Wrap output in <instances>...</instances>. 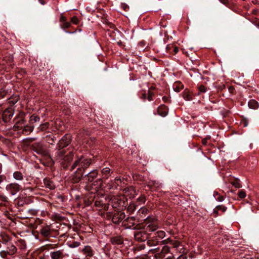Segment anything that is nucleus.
<instances>
[{
    "label": "nucleus",
    "instance_id": "obj_24",
    "mask_svg": "<svg viewBox=\"0 0 259 259\" xmlns=\"http://www.w3.org/2000/svg\"><path fill=\"white\" fill-rule=\"evenodd\" d=\"M103 179H107L110 175L111 170L109 167L103 168L101 170Z\"/></svg>",
    "mask_w": 259,
    "mask_h": 259
},
{
    "label": "nucleus",
    "instance_id": "obj_43",
    "mask_svg": "<svg viewBox=\"0 0 259 259\" xmlns=\"http://www.w3.org/2000/svg\"><path fill=\"white\" fill-rule=\"evenodd\" d=\"M114 182L117 186H119L121 184V180L120 177H116L115 178Z\"/></svg>",
    "mask_w": 259,
    "mask_h": 259
},
{
    "label": "nucleus",
    "instance_id": "obj_16",
    "mask_svg": "<svg viewBox=\"0 0 259 259\" xmlns=\"http://www.w3.org/2000/svg\"><path fill=\"white\" fill-rule=\"evenodd\" d=\"M124 196H128L130 198H134L136 191L133 187H128L123 189Z\"/></svg>",
    "mask_w": 259,
    "mask_h": 259
},
{
    "label": "nucleus",
    "instance_id": "obj_11",
    "mask_svg": "<svg viewBox=\"0 0 259 259\" xmlns=\"http://www.w3.org/2000/svg\"><path fill=\"white\" fill-rule=\"evenodd\" d=\"M148 233L144 229L138 230L134 233L135 238L138 241H145L148 239Z\"/></svg>",
    "mask_w": 259,
    "mask_h": 259
},
{
    "label": "nucleus",
    "instance_id": "obj_3",
    "mask_svg": "<svg viewBox=\"0 0 259 259\" xmlns=\"http://www.w3.org/2000/svg\"><path fill=\"white\" fill-rule=\"evenodd\" d=\"M59 226L51 224L42 226L40 230V234L44 237H55L58 235Z\"/></svg>",
    "mask_w": 259,
    "mask_h": 259
},
{
    "label": "nucleus",
    "instance_id": "obj_40",
    "mask_svg": "<svg viewBox=\"0 0 259 259\" xmlns=\"http://www.w3.org/2000/svg\"><path fill=\"white\" fill-rule=\"evenodd\" d=\"M238 195L241 199L244 198L246 197L245 192L243 190H240L238 193Z\"/></svg>",
    "mask_w": 259,
    "mask_h": 259
},
{
    "label": "nucleus",
    "instance_id": "obj_1",
    "mask_svg": "<svg viewBox=\"0 0 259 259\" xmlns=\"http://www.w3.org/2000/svg\"><path fill=\"white\" fill-rule=\"evenodd\" d=\"M70 143V136L68 135L64 136L57 144V151L55 154V159L63 168L68 167L73 157L72 151L66 150L64 148Z\"/></svg>",
    "mask_w": 259,
    "mask_h": 259
},
{
    "label": "nucleus",
    "instance_id": "obj_33",
    "mask_svg": "<svg viewBox=\"0 0 259 259\" xmlns=\"http://www.w3.org/2000/svg\"><path fill=\"white\" fill-rule=\"evenodd\" d=\"M40 120L39 116L35 115V114L32 115L30 117V123H33L34 122H38Z\"/></svg>",
    "mask_w": 259,
    "mask_h": 259
},
{
    "label": "nucleus",
    "instance_id": "obj_41",
    "mask_svg": "<svg viewBox=\"0 0 259 259\" xmlns=\"http://www.w3.org/2000/svg\"><path fill=\"white\" fill-rule=\"evenodd\" d=\"M231 184L233 186L237 188H239L242 187L241 184L238 180H235L234 181L232 182Z\"/></svg>",
    "mask_w": 259,
    "mask_h": 259
},
{
    "label": "nucleus",
    "instance_id": "obj_60",
    "mask_svg": "<svg viewBox=\"0 0 259 259\" xmlns=\"http://www.w3.org/2000/svg\"><path fill=\"white\" fill-rule=\"evenodd\" d=\"M5 94L0 92V98H3L5 97Z\"/></svg>",
    "mask_w": 259,
    "mask_h": 259
},
{
    "label": "nucleus",
    "instance_id": "obj_62",
    "mask_svg": "<svg viewBox=\"0 0 259 259\" xmlns=\"http://www.w3.org/2000/svg\"><path fill=\"white\" fill-rule=\"evenodd\" d=\"M222 3L226 4L228 3V0H219Z\"/></svg>",
    "mask_w": 259,
    "mask_h": 259
},
{
    "label": "nucleus",
    "instance_id": "obj_35",
    "mask_svg": "<svg viewBox=\"0 0 259 259\" xmlns=\"http://www.w3.org/2000/svg\"><path fill=\"white\" fill-rule=\"evenodd\" d=\"M106 187L109 190H115L117 188V185H116L114 182L112 181L107 184Z\"/></svg>",
    "mask_w": 259,
    "mask_h": 259
},
{
    "label": "nucleus",
    "instance_id": "obj_21",
    "mask_svg": "<svg viewBox=\"0 0 259 259\" xmlns=\"http://www.w3.org/2000/svg\"><path fill=\"white\" fill-rule=\"evenodd\" d=\"M82 252L87 257H92L94 255V251L90 246H85L82 250Z\"/></svg>",
    "mask_w": 259,
    "mask_h": 259
},
{
    "label": "nucleus",
    "instance_id": "obj_4",
    "mask_svg": "<svg viewBox=\"0 0 259 259\" xmlns=\"http://www.w3.org/2000/svg\"><path fill=\"white\" fill-rule=\"evenodd\" d=\"M50 256L51 259H64L68 256L66 250L63 247L58 248L57 244L50 247Z\"/></svg>",
    "mask_w": 259,
    "mask_h": 259
},
{
    "label": "nucleus",
    "instance_id": "obj_42",
    "mask_svg": "<svg viewBox=\"0 0 259 259\" xmlns=\"http://www.w3.org/2000/svg\"><path fill=\"white\" fill-rule=\"evenodd\" d=\"M146 201L145 197L143 195H141L137 199V201L139 202V204L144 203Z\"/></svg>",
    "mask_w": 259,
    "mask_h": 259
},
{
    "label": "nucleus",
    "instance_id": "obj_10",
    "mask_svg": "<svg viewBox=\"0 0 259 259\" xmlns=\"http://www.w3.org/2000/svg\"><path fill=\"white\" fill-rule=\"evenodd\" d=\"M146 222L147 227L145 230L147 233L148 232H154L158 228L157 221L154 218H147Z\"/></svg>",
    "mask_w": 259,
    "mask_h": 259
},
{
    "label": "nucleus",
    "instance_id": "obj_2",
    "mask_svg": "<svg viewBox=\"0 0 259 259\" xmlns=\"http://www.w3.org/2000/svg\"><path fill=\"white\" fill-rule=\"evenodd\" d=\"M91 163L90 158H87L82 156L78 157L75 160L70 169L72 170L77 167L74 174L72 176V180L74 183H77L80 181L83 177L84 170L90 166Z\"/></svg>",
    "mask_w": 259,
    "mask_h": 259
},
{
    "label": "nucleus",
    "instance_id": "obj_44",
    "mask_svg": "<svg viewBox=\"0 0 259 259\" xmlns=\"http://www.w3.org/2000/svg\"><path fill=\"white\" fill-rule=\"evenodd\" d=\"M71 26V22H67V21L62 24V27L63 28H68Z\"/></svg>",
    "mask_w": 259,
    "mask_h": 259
},
{
    "label": "nucleus",
    "instance_id": "obj_48",
    "mask_svg": "<svg viewBox=\"0 0 259 259\" xmlns=\"http://www.w3.org/2000/svg\"><path fill=\"white\" fill-rule=\"evenodd\" d=\"M184 98L187 101H190L192 100L191 95L187 93H186L184 95Z\"/></svg>",
    "mask_w": 259,
    "mask_h": 259
},
{
    "label": "nucleus",
    "instance_id": "obj_55",
    "mask_svg": "<svg viewBox=\"0 0 259 259\" xmlns=\"http://www.w3.org/2000/svg\"><path fill=\"white\" fill-rule=\"evenodd\" d=\"M175 256L173 253H171L169 256L167 257V259H173L175 258Z\"/></svg>",
    "mask_w": 259,
    "mask_h": 259
},
{
    "label": "nucleus",
    "instance_id": "obj_56",
    "mask_svg": "<svg viewBox=\"0 0 259 259\" xmlns=\"http://www.w3.org/2000/svg\"><path fill=\"white\" fill-rule=\"evenodd\" d=\"M217 199L220 202L223 201L224 200V197L222 196L219 195Z\"/></svg>",
    "mask_w": 259,
    "mask_h": 259
},
{
    "label": "nucleus",
    "instance_id": "obj_36",
    "mask_svg": "<svg viewBox=\"0 0 259 259\" xmlns=\"http://www.w3.org/2000/svg\"><path fill=\"white\" fill-rule=\"evenodd\" d=\"M175 90L179 92L184 88V85L180 82L177 83L174 85Z\"/></svg>",
    "mask_w": 259,
    "mask_h": 259
},
{
    "label": "nucleus",
    "instance_id": "obj_23",
    "mask_svg": "<svg viewBox=\"0 0 259 259\" xmlns=\"http://www.w3.org/2000/svg\"><path fill=\"white\" fill-rule=\"evenodd\" d=\"M11 237L5 232L0 233V240L3 243L7 244L11 240Z\"/></svg>",
    "mask_w": 259,
    "mask_h": 259
},
{
    "label": "nucleus",
    "instance_id": "obj_51",
    "mask_svg": "<svg viewBox=\"0 0 259 259\" xmlns=\"http://www.w3.org/2000/svg\"><path fill=\"white\" fill-rule=\"evenodd\" d=\"M110 205L106 204L103 203V206L102 207V208L105 210H108L109 209Z\"/></svg>",
    "mask_w": 259,
    "mask_h": 259
},
{
    "label": "nucleus",
    "instance_id": "obj_9",
    "mask_svg": "<svg viewBox=\"0 0 259 259\" xmlns=\"http://www.w3.org/2000/svg\"><path fill=\"white\" fill-rule=\"evenodd\" d=\"M16 247L13 244H8L6 250L0 251V255L2 257L5 258L8 255H13L17 252Z\"/></svg>",
    "mask_w": 259,
    "mask_h": 259
},
{
    "label": "nucleus",
    "instance_id": "obj_50",
    "mask_svg": "<svg viewBox=\"0 0 259 259\" xmlns=\"http://www.w3.org/2000/svg\"><path fill=\"white\" fill-rule=\"evenodd\" d=\"M67 21V19L63 16H61L60 18V21L61 24H63L64 22Z\"/></svg>",
    "mask_w": 259,
    "mask_h": 259
},
{
    "label": "nucleus",
    "instance_id": "obj_28",
    "mask_svg": "<svg viewBox=\"0 0 259 259\" xmlns=\"http://www.w3.org/2000/svg\"><path fill=\"white\" fill-rule=\"evenodd\" d=\"M14 178L17 181H22L23 180L24 177L20 171H15L13 174Z\"/></svg>",
    "mask_w": 259,
    "mask_h": 259
},
{
    "label": "nucleus",
    "instance_id": "obj_15",
    "mask_svg": "<svg viewBox=\"0 0 259 259\" xmlns=\"http://www.w3.org/2000/svg\"><path fill=\"white\" fill-rule=\"evenodd\" d=\"M98 174V171L96 169H94L85 175L83 179L85 181H87L89 182H92L97 177Z\"/></svg>",
    "mask_w": 259,
    "mask_h": 259
},
{
    "label": "nucleus",
    "instance_id": "obj_57",
    "mask_svg": "<svg viewBox=\"0 0 259 259\" xmlns=\"http://www.w3.org/2000/svg\"><path fill=\"white\" fill-rule=\"evenodd\" d=\"M158 250V248H154V249H150L149 250V252H151L152 253H156V252Z\"/></svg>",
    "mask_w": 259,
    "mask_h": 259
},
{
    "label": "nucleus",
    "instance_id": "obj_53",
    "mask_svg": "<svg viewBox=\"0 0 259 259\" xmlns=\"http://www.w3.org/2000/svg\"><path fill=\"white\" fill-rule=\"evenodd\" d=\"M148 100L150 101L153 100L152 93H149V95L148 96Z\"/></svg>",
    "mask_w": 259,
    "mask_h": 259
},
{
    "label": "nucleus",
    "instance_id": "obj_31",
    "mask_svg": "<svg viewBox=\"0 0 259 259\" xmlns=\"http://www.w3.org/2000/svg\"><path fill=\"white\" fill-rule=\"evenodd\" d=\"M95 186H97L96 187L95 189L97 190V189H103V181L102 179H98L96 182H94Z\"/></svg>",
    "mask_w": 259,
    "mask_h": 259
},
{
    "label": "nucleus",
    "instance_id": "obj_49",
    "mask_svg": "<svg viewBox=\"0 0 259 259\" xmlns=\"http://www.w3.org/2000/svg\"><path fill=\"white\" fill-rule=\"evenodd\" d=\"M36 140V138H30L29 139H26V143L27 144H29L30 142H32Z\"/></svg>",
    "mask_w": 259,
    "mask_h": 259
},
{
    "label": "nucleus",
    "instance_id": "obj_7",
    "mask_svg": "<svg viewBox=\"0 0 259 259\" xmlns=\"http://www.w3.org/2000/svg\"><path fill=\"white\" fill-rule=\"evenodd\" d=\"M25 114L23 112H20L15 117L14 122L15 123L13 129L14 131H18L23 128V125L25 123Z\"/></svg>",
    "mask_w": 259,
    "mask_h": 259
},
{
    "label": "nucleus",
    "instance_id": "obj_34",
    "mask_svg": "<svg viewBox=\"0 0 259 259\" xmlns=\"http://www.w3.org/2000/svg\"><path fill=\"white\" fill-rule=\"evenodd\" d=\"M184 252H179L178 251H177L176 250H175V251L176 252V253H180L181 254L177 257V259H187V257L186 256V254H187V250H186V249L184 247Z\"/></svg>",
    "mask_w": 259,
    "mask_h": 259
},
{
    "label": "nucleus",
    "instance_id": "obj_47",
    "mask_svg": "<svg viewBox=\"0 0 259 259\" xmlns=\"http://www.w3.org/2000/svg\"><path fill=\"white\" fill-rule=\"evenodd\" d=\"M198 89H199V91L200 93H205L206 91V87L203 85H201L200 86H199Z\"/></svg>",
    "mask_w": 259,
    "mask_h": 259
},
{
    "label": "nucleus",
    "instance_id": "obj_22",
    "mask_svg": "<svg viewBox=\"0 0 259 259\" xmlns=\"http://www.w3.org/2000/svg\"><path fill=\"white\" fill-rule=\"evenodd\" d=\"M148 186L151 190V191H155L160 187L161 184L155 181H151L149 182Z\"/></svg>",
    "mask_w": 259,
    "mask_h": 259
},
{
    "label": "nucleus",
    "instance_id": "obj_13",
    "mask_svg": "<svg viewBox=\"0 0 259 259\" xmlns=\"http://www.w3.org/2000/svg\"><path fill=\"white\" fill-rule=\"evenodd\" d=\"M14 114V110L11 107L5 110L2 114V119L3 121L5 122H9L13 117Z\"/></svg>",
    "mask_w": 259,
    "mask_h": 259
},
{
    "label": "nucleus",
    "instance_id": "obj_19",
    "mask_svg": "<svg viewBox=\"0 0 259 259\" xmlns=\"http://www.w3.org/2000/svg\"><path fill=\"white\" fill-rule=\"evenodd\" d=\"M157 111L159 115L165 117L167 115L168 110L166 106L161 105L157 108Z\"/></svg>",
    "mask_w": 259,
    "mask_h": 259
},
{
    "label": "nucleus",
    "instance_id": "obj_37",
    "mask_svg": "<svg viewBox=\"0 0 259 259\" xmlns=\"http://www.w3.org/2000/svg\"><path fill=\"white\" fill-rule=\"evenodd\" d=\"M49 124L48 122H46L45 123L41 124L38 127V130L39 131H44L49 127Z\"/></svg>",
    "mask_w": 259,
    "mask_h": 259
},
{
    "label": "nucleus",
    "instance_id": "obj_12",
    "mask_svg": "<svg viewBox=\"0 0 259 259\" xmlns=\"http://www.w3.org/2000/svg\"><path fill=\"white\" fill-rule=\"evenodd\" d=\"M6 189L12 195H14L20 191L21 186L16 183H12L6 186Z\"/></svg>",
    "mask_w": 259,
    "mask_h": 259
},
{
    "label": "nucleus",
    "instance_id": "obj_17",
    "mask_svg": "<svg viewBox=\"0 0 259 259\" xmlns=\"http://www.w3.org/2000/svg\"><path fill=\"white\" fill-rule=\"evenodd\" d=\"M123 224L126 227V228L134 229L135 226V218L134 217H128L123 222Z\"/></svg>",
    "mask_w": 259,
    "mask_h": 259
},
{
    "label": "nucleus",
    "instance_id": "obj_58",
    "mask_svg": "<svg viewBox=\"0 0 259 259\" xmlns=\"http://www.w3.org/2000/svg\"><path fill=\"white\" fill-rule=\"evenodd\" d=\"M208 139H209V138H205V139H203V140H202V144H203V145H206V143H207V140Z\"/></svg>",
    "mask_w": 259,
    "mask_h": 259
},
{
    "label": "nucleus",
    "instance_id": "obj_54",
    "mask_svg": "<svg viewBox=\"0 0 259 259\" xmlns=\"http://www.w3.org/2000/svg\"><path fill=\"white\" fill-rule=\"evenodd\" d=\"M39 259H49L47 256H46L45 255L42 254L39 256Z\"/></svg>",
    "mask_w": 259,
    "mask_h": 259
},
{
    "label": "nucleus",
    "instance_id": "obj_8",
    "mask_svg": "<svg viewBox=\"0 0 259 259\" xmlns=\"http://www.w3.org/2000/svg\"><path fill=\"white\" fill-rule=\"evenodd\" d=\"M162 242L163 244L169 243L172 246V247L175 248V250H176L179 252H184L185 251L184 245L181 242L177 240L169 238L163 240Z\"/></svg>",
    "mask_w": 259,
    "mask_h": 259
},
{
    "label": "nucleus",
    "instance_id": "obj_64",
    "mask_svg": "<svg viewBox=\"0 0 259 259\" xmlns=\"http://www.w3.org/2000/svg\"><path fill=\"white\" fill-rule=\"evenodd\" d=\"M141 259H150L148 256L142 257Z\"/></svg>",
    "mask_w": 259,
    "mask_h": 259
},
{
    "label": "nucleus",
    "instance_id": "obj_30",
    "mask_svg": "<svg viewBox=\"0 0 259 259\" xmlns=\"http://www.w3.org/2000/svg\"><path fill=\"white\" fill-rule=\"evenodd\" d=\"M22 128H23V130H22L23 133L27 135V134L30 133L31 132H32V131L34 129V126L27 125V126H25L23 127Z\"/></svg>",
    "mask_w": 259,
    "mask_h": 259
},
{
    "label": "nucleus",
    "instance_id": "obj_18",
    "mask_svg": "<svg viewBox=\"0 0 259 259\" xmlns=\"http://www.w3.org/2000/svg\"><path fill=\"white\" fill-rule=\"evenodd\" d=\"M170 252V247L167 245L164 246L161 251L155 254L157 258H163L165 255Z\"/></svg>",
    "mask_w": 259,
    "mask_h": 259
},
{
    "label": "nucleus",
    "instance_id": "obj_20",
    "mask_svg": "<svg viewBox=\"0 0 259 259\" xmlns=\"http://www.w3.org/2000/svg\"><path fill=\"white\" fill-rule=\"evenodd\" d=\"M44 184L47 188L50 190H54L56 188L54 183L49 178H45L44 179Z\"/></svg>",
    "mask_w": 259,
    "mask_h": 259
},
{
    "label": "nucleus",
    "instance_id": "obj_52",
    "mask_svg": "<svg viewBox=\"0 0 259 259\" xmlns=\"http://www.w3.org/2000/svg\"><path fill=\"white\" fill-rule=\"evenodd\" d=\"M162 100L164 102H169L170 101L169 97L166 96L162 97Z\"/></svg>",
    "mask_w": 259,
    "mask_h": 259
},
{
    "label": "nucleus",
    "instance_id": "obj_29",
    "mask_svg": "<svg viewBox=\"0 0 259 259\" xmlns=\"http://www.w3.org/2000/svg\"><path fill=\"white\" fill-rule=\"evenodd\" d=\"M165 235V232L163 231H158L155 233H154V236H153V238H156L157 239H162Z\"/></svg>",
    "mask_w": 259,
    "mask_h": 259
},
{
    "label": "nucleus",
    "instance_id": "obj_61",
    "mask_svg": "<svg viewBox=\"0 0 259 259\" xmlns=\"http://www.w3.org/2000/svg\"><path fill=\"white\" fill-rule=\"evenodd\" d=\"M234 89L232 87H230L229 88V91L230 93H233Z\"/></svg>",
    "mask_w": 259,
    "mask_h": 259
},
{
    "label": "nucleus",
    "instance_id": "obj_27",
    "mask_svg": "<svg viewBox=\"0 0 259 259\" xmlns=\"http://www.w3.org/2000/svg\"><path fill=\"white\" fill-rule=\"evenodd\" d=\"M111 242L113 244L120 245L123 243L122 239L119 237H113L111 239Z\"/></svg>",
    "mask_w": 259,
    "mask_h": 259
},
{
    "label": "nucleus",
    "instance_id": "obj_46",
    "mask_svg": "<svg viewBox=\"0 0 259 259\" xmlns=\"http://www.w3.org/2000/svg\"><path fill=\"white\" fill-rule=\"evenodd\" d=\"M71 23L74 24H77L78 23V19L76 16H73L71 19Z\"/></svg>",
    "mask_w": 259,
    "mask_h": 259
},
{
    "label": "nucleus",
    "instance_id": "obj_14",
    "mask_svg": "<svg viewBox=\"0 0 259 259\" xmlns=\"http://www.w3.org/2000/svg\"><path fill=\"white\" fill-rule=\"evenodd\" d=\"M125 213L119 211L114 214L112 217V221L114 224H119L125 218Z\"/></svg>",
    "mask_w": 259,
    "mask_h": 259
},
{
    "label": "nucleus",
    "instance_id": "obj_59",
    "mask_svg": "<svg viewBox=\"0 0 259 259\" xmlns=\"http://www.w3.org/2000/svg\"><path fill=\"white\" fill-rule=\"evenodd\" d=\"M147 211V209H146V208H141L140 210V212H142V213H144L145 212H146Z\"/></svg>",
    "mask_w": 259,
    "mask_h": 259
},
{
    "label": "nucleus",
    "instance_id": "obj_63",
    "mask_svg": "<svg viewBox=\"0 0 259 259\" xmlns=\"http://www.w3.org/2000/svg\"><path fill=\"white\" fill-rule=\"evenodd\" d=\"M38 1L41 5H45L46 4V2L44 0H38Z\"/></svg>",
    "mask_w": 259,
    "mask_h": 259
},
{
    "label": "nucleus",
    "instance_id": "obj_32",
    "mask_svg": "<svg viewBox=\"0 0 259 259\" xmlns=\"http://www.w3.org/2000/svg\"><path fill=\"white\" fill-rule=\"evenodd\" d=\"M51 218L56 221H62L63 220L64 217L58 213H54L52 214Z\"/></svg>",
    "mask_w": 259,
    "mask_h": 259
},
{
    "label": "nucleus",
    "instance_id": "obj_26",
    "mask_svg": "<svg viewBox=\"0 0 259 259\" xmlns=\"http://www.w3.org/2000/svg\"><path fill=\"white\" fill-rule=\"evenodd\" d=\"M159 241L158 239L156 238H153V236L152 237V239H149L147 243L148 246H156L158 244Z\"/></svg>",
    "mask_w": 259,
    "mask_h": 259
},
{
    "label": "nucleus",
    "instance_id": "obj_6",
    "mask_svg": "<svg viewBox=\"0 0 259 259\" xmlns=\"http://www.w3.org/2000/svg\"><path fill=\"white\" fill-rule=\"evenodd\" d=\"M110 200L112 208L120 209L122 207H125L127 199L124 196H114Z\"/></svg>",
    "mask_w": 259,
    "mask_h": 259
},
{
    "label": "nucleus",
    "instance_id": "obj_39",
    "mask_svg": "<svg viewBox=\"0 0 259 259\" xmlns=\"http://www.w3.org/2000/svg\"><path fill=\"white\" fill-rule=\"evenodd\" d=\"M103 202L101 200H98V199H96L95 201V205L98 207H101L103 206Z\"/></svg>",
    "mask_w": 259,
    "mask_h": 259
},
{
    "label": "nucleus",
    "instance_id": "obj_45",
    "mask_svg": "<svg viewBox=\"0 0 259 259\" xmlns=\"http://www.w3.org/2000/svg\"><path fill=\"white\" fill-rule=\"evenodd\" d=\"M8 198L5 195H0V202H5L8 201Z\"/></svg>",
    "mask_w": 259,
    "mask_h": 259
},
{
    "label": "nucleus",
    "instance_id": "obj_5",
    "mask_svg": "<svg viewBox=\"0 0 259 259\" xmlns=\"http://www.w3.org/2000/svg\"><path fill=\"white\" fill-rule=\"evenodd\" d=\"M30 147L31 149L37 154L43 157H48L53 161L51 156L50 154L49 151L46 148L42 143H35L31 145Z\"/></svg>",
    "mask_w": 259,
    "mask_h": 259
},
{
    "label": "nucleus",
    "instance_id": "obj_25",
    "mask_svg": "<svg viewBox=\"0 0 259 259\" xmlns=\"http://www.w3.org/2000/svg\"><path fill=\"white\" fill-rule=\"evenodd\" d=\"M248 105L249 108L252 109H257L259 107L258 102L255 100H250L248 103Z\"/></svg>",
    "mask_w": 259,
    "mask_h": 259
},
{
    "label": "nucleus",
    "instance_id": "obj_38",
    "mask_svg": "<svg viewBox=\"0 0 259 259\" xmlns=\"http://www.w3.org/2000/svg\"><path fill=\"white\" fill-rule=\"evenodd\" d=\"M227 209V207L222 205H218L216 207V210H213V212L214 213H218V210H221L222 212H225Z\"/></svg>",
    "mask_w": 259,
    "mask_h": 259
}]
</instances>
